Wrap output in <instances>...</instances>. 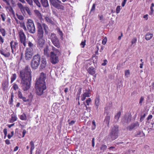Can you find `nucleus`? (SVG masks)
<instances>
[{"label": "nucleus", "instance_id": "obj_16", "mask_svg": "<svg viewBox=\"0 0 154 154\" xmlns=\"http://www.w3.org/2000/svg\"><path fill=\"white\" fill-rule=\"evenodd\" d=\"M104 114H106L107 115L106 116L105 118L104 119V122H105L106 124L108 125L109 124L110 120V116H108L109 114V113L107 112H106L105 110Z\"/></svg>", "mask_w": 154, "mask_h": 154}, {"label": "nucleus", "instance_id": "obj_55", "mask_svg": "<svg viewBox=\"0 0 154 154\" xmlns=\"http://www.w3.org/2000/svg\"><path fill=\"white\" fill-rule=\"evenodd\" d=\"M4 42V40L2 36L0 35V44L2 45Z\"/></svg>", "mask_w": 154, "mask_h": 154}, {"label": "nucleus", "instance_id": "obj_3", "mask_svg": "<svg viewBox=\"0 0 154 154\" xmlns=\"http://www.w3.org/2000/svg\"><path fill=\"white\" fill-rule=\"evenodd\" d=\"M46 75L43 72L40 73L39 77L36 79L35 84L36 93L38 96H41L46 89L45 81Z\"/></svg>", "mask_w": 154, "mask_h": 154}, {"label": "nucleus", "instance_id": "obj_24", "mask_svg": "<svg viewBox=\"0 0 154 154\" xmlns=\"http://www.w3.org/2000/svg\"><path fill=\"white\" fill-rule=\"evenodd\" d=\"M153 36V34L150 32H147L145 35V39L147 41L151 39Z\"/></svg>", "mask_w": 154, "mask_h": 154}, {"label": "nucleus", "instance_id": "obj_47", "mask_svg": "<svg viewBox=\"0 0 154 154\" xmlns=\"http://www.w3.org/2000/svg\"><path fill=\"white\" fill-rule=\"evenodd\" d=\"M1 16L2 19V20L3 21H5L6 19V16L3 13L2 14H1Z\"/></svg>", "mask_w": 154, "mask_h": 154}, {"label": "nucleus", "instance_id": "obj_19", "mask_svg": "<svg viewBox=\"0 0 154 154\" xmlns=\"http://www.w3.org/2000/svg\"><path fill=\"white\" fill-rule=\"evenodd\" d=\"M87 70L88 72L91 75L94 74L96 72L95 68L93 66L90 67L88 68L87 69Z\"/></svg>", "mask_w": 154, "mask_h": 154}, {"label": "nucleus", "instance_id": "obj_39", "mask_svg": "<svg viewBox=\"0 0 154 154\" xmlns=\"http://www.w3.org/2000/svg\"><path fill=\"white\" fill-rule=\"evenodd\" d=\"M154 7V4L152 3L151 4V6L150 7V11L149 12V14L151 15L153 14L154 10L153 9V7Z\"/></svg>", "mask_w": 154, "mask_h": 154}, {"label": "nucleus", "instance_id": "obj_27", "mask_svg": "<svg viewBox=\"0 0 154 154\" xmlns=\"http://www.w3.org/2000/svg\"><path fill=\"white\" fill-rule=\"evenodd\" d=\"M17 75L16 73L13 74L11 77V83H12L16 79Z\"/></svg>", "mask_w": 154, "mask_h": 154}, {"label": "nucleus", "instance_id": "obj_33", "mask_svg": "<svg viewBox=\"0 0 154 154\" xmlns=\"http://www.w3.org/2000/svg\"><path fill=\"white\" fill-rule=\"evenodd\" d=\"M20 119L22 120H26L27 118L26 114L23 113L22 115H20Z\"/></svg>", "mask_w": 154, "mask_h": 154}, {"label": "nucleus", "instance_id": "obj_42", "mask_svg": "<svg viewBox=\"0 0 154 154\" xmlns=\"http://www.w3.org/2000/svg\"><path fill=\"white\" fill-rule=\"evenodd\" d=\"M130 72L129 69L125 70V76L127 78H128L130 76Z\"/></svg>", "mask_w": 154, "mask_h": 154}, {"label": "nucleus", "instance_id": "obj_64", "mask_svg": "<svg viewBox=\"0 0 154 154\" xmlns=\"http://www.w3.org/2000/svg\"><path fill=\"white\" fill-rule=\"evenodd\" d=\"M5 143L7 145H9L11 143L9 140L8 139H6L5 140Z\"/></svg>", "mask_w": 154, "mask_h": 154}, {"label": "nucleus", "instance_id": "obj_9", "mask_svg": "<svg viewBox=\"0 0 154 154\" xmlns=\"http://www.w3.org/2000/svg\"><path fill=\"white\" fill-rule=\"evenodd\" d=\"M50 4L54 7L62 10H64V7L61 5V2L59 0H50Z\"/></svg>", "mask_w": 154, "mask_h": 154}, {"label": "nucleus", "instance_id": "obj_36", "mask_svg": "<svg viewBox=\"0 0 154 154\" xmlns=\"http://www.w3.org/2000/svg\"><path fill=\"white\" fill-rule=\"evenodd\" d=\"M28 46L29 48H30L32 50L34 48L35 46L34 44L30 41L28 42Z\"/></svg>", "mask_w": 154, "mask_h": 154}, {"label": "nucleus", "instance_id": "obj_23", "mask_svg": "<svg viewBox=\"0 0 154 154\" xmlns=\"http://www.w3.org/2000/svg\"><path fill=\"white\" fill-rule=\"evenodd\" d=\"M9 5V6L6 7L7 10L9 11L13 15V17H14L15 12L13 8L10 5Z\"/></svg>", "mask_w": 154, "mask_h": 154}, {"label": "nucleus", "instance_id": "obj_50", "mask_svg": "<svg viewBox=\"0 0 154 154\" xmlns=\"http://www.w3.org/2000/svg\"><path fill=\"white\" fill-rule=\"evenodd\" d=\"M14 134V132L13 131H12L11 132V135L9 134H8L7 136L9 139H10L13 135Z\"/></svg>", "mask_w": 154, "mask_h": 154}, {"label": "nucleus", "instance_id": "obj_43", "mask_svg": "<svg viewBox=\"0 0 154 154\" xmlns=\"http://www.w3.org/2000/svg\"><path fill=\"white\" fill-rule=\"evenodd\" d=\"M20 26L25 31H26L27 29L24 22L20 23Z\"/></svg>", "mask_w": 154, "mask_h": 154}, {"label": "nucleus", "instance_id": "obj_48", "mask_svg": "<svg viewBox=\"0 0 154 154\" xmlns=\"http://www.w3.org/2000/svg\"><path fill=\"white\" fill-rule=\"evenodd\" d=\"M95 6H96V5L95 4H94L93 5L92 7V8H91V9L90 11L91 12H94V11L95 10Z\"/></svg>", "mask_w": 154, "mask_h": 154}, {"label": "nucleus", "instance_id": "obj_25", "mask_svg": "<svg viewBox=\"0 0 154 154\" xmlns=\"http://www.w3.org/2000/svg\"><path fill=\"white\" fill-rule=\"evenodd\" d=\"M100 101V97L99 96H98V97H96L95 100V106L97 109H98V108L99 105Z\"/></svg>", "mask_w": 154, "mask_h": 154}, {"label": "nucleus", "instance_id": "obj_31", "mask_svg": "<svg viewBox=\"0 0 154 154\" xmlns=\"http://www.w3.org/2000/svg\"><path fill=\"white\" fill-rule=\"evenodd\" d=\"M52 50L53 51H51V52H53L54 54H61V52L59 49L56 48L53 46L52 47Z\"/></svg>", "mask_w": 154, "mask_h": 154}, {"label": "nucleus", "instance_id": "obj_13", "mask_svg": "<svg viewBox=\"0 0 154 154\" xmlns=\"http://www.w3.org/2000/svg\"><path fill=\"white\" fill-rule=\"evenodd\" d=\"M47 63L46 59L45 58H42L41 63L39 67L40 70H42L45 69Z\"/></svg>", "mask_w": 154, "mask_h": 154}, {"label": "nucleus", "instance_id": "obj_18", "mask_svg": "<svg viewBox=\"0 0 154 154\" xmlns=\"http://www.w3.org/2000/svg\"><path fill=\"white\" fill-rule=\"evenodd\" d=\"M44 55L46 56L47 57H50V54L49 53V50L48 46L46 45V47L44 49Z\"/></svg>", "mask_w": 154, "mask_h": 154}, {"label": "nucleus", "instance_id": "obj_1", "mask_svg": "<svg viewBox=\"0 0 154 154\" xmlns=\"http://www.w3.org/2000/svg\"><path fill=\"white\" fill-rule=\"evenodd\" d=\"M20 85L24 91L28 90L30 88L32 80V71L28 65L26 66L24 69L20 71Z\"/></svg>", "mask_w": 154, "mask_h": 154}, {"label": "nucleus", "instance_id": "obj_15", "mask_svg": "<svg viewBox=\"0 0 154 154\" xmlns=\"http://www.w3.org/2000/svg\"><path fill=\"white\" fill-rule=\"evenodd\" d=\"M139 125V124L138 122H136L135 123L132 124L130 125L127 127V128L131 131L133 129L138 127Z\"/></svg>", "mask_w": 154, "mask_h": 154}, {"label": "nucleus", "instance_id": "obj_60", "mask_svg": "<svg viewBox=\"0 0 154 154\" xmlns=\"http://www.w3.org/2000/svg\"><path fill=\"white\" fill-rule=\"evenodd\" d=\"M107 62V60L106 59L104 60H103V63H102V65L103 66L106 65Z\"/></svg>", "mask_w": 154, "mask_h": 154}, {"label": "nucleus", "instance_id": "obj_34", "mask_svg": "<svg viewBox=\"0 0 154 154\" xmlns=\"http://www.w3.org/2000/svg\"><path fill=\"white\" fill-rule=\"evenodd\" d=\"M45 21L48 23H50L51 24H52L53 22L52 21L51 19L48 17H45Z\"/></svg>", "mask_w": 154, "mask_h": 154}, {"label": "nucleus", "instance_id": "obj_56", "mask_svg": "<svg viewBox=\"0 0 154 154\" xmlns=\"http://www.w3.org/2000/svg\"><path fill=\"white\" fill-rule=\"evenodd\" d=\"M124 118L125 119V122L127 123H128V122H129L130 121H131V119H129V117H128L127 118V117L125 116Z\"/></svg>", "mask_w": 154, "mask_h": 154}, {"label": "nucleus", "instance_id": "obj_30", "mask_svg": "<svg viewBox=\"0 0 154 154\" xmlns=\"http://www.w3.org/2000/svg\"><path fill=\"white\" fill-rule=\"evenodd\" d=\"M2 87L4 91H5L6 90V88L8 87L6 81L2 83Z\"/></svg>", "mask_w": 154, "mask_h": 154}, {"label": "nucleus", "instance_id": "obj_6", "mask_svg": "<svg viewBox=\"0 0 154 154\" xmlns=\"http://www.w3.org/2000/svg\"><path fill=\"white\" fill-rule=\"evenodd\" d=\"M119 127L117 125H114L112 128L110 132L109 135L112 140L117 139L118 137Z\"/></svg>", "mask_w": 154, "mask_h": 154}, {"label": "nucleus", "instance_id": "obj_8", "mask_svg": "<svg viewBox=\"0 0 154 154\" xmlns=\"http://www.w3.org/2000/svg\"><path fill=\"white\" fill-rule=\"evenodd\" d=\"M61 54H54L53 52H50V60L53 64H56L59 62V57Z\"/></svg>", "mask_w": 154, "mask_h": 154}, {"label": "nucleus", "instance_id": "obj_52", "mask_svg": "<svg viewBox=\"0 0 154 154\" xmlns=\"http://www.w3.org/2000/svg\"><path fill=\"white\" fill-rule=\"evenodd\" d=\"M28 4L30 5H33V2L32 0H26Z\"/></svg>", "mask_w": 154, "mask_h": 154}, {"label": "nucleus", "instance_id": "obj_59", "mask_svg": "<svg viewBox=\"0 0 154 154\" xmlns=\"http://www.w3.org/2000/svg\"><path fill=\"white\" fill-rule=\"evenodd\" d=\"M90 93L88 92H85L84 93V94L86 97H90Z\"/></svg>", "mask_w": 154, "mask_h": 154}, {"label": "nucleus", "instance_id": "obj_61", "mask_svg": "<svg viewBox=\"0 0 154 154\" xmlns=\"http://www.w3.org/2000/svg\"><path fill=\"white\" fill-rule=\"evenodd\" d=\"M146 116V114L144 113L143 115L142 116H141L140 119V122H142V120Z\"/></svg>", "mask_w": 154, "mask_h": 154}, {"label": "nucleus", "instance_id": "obj_51", "mask_svg": "<svg viewBox=\"0 0 154 154\" xmlns=\"http://www.w3.org/2000/svg\"><path fill=\"white\" fill-rule=\"evenodd\" d=\"M25 10L28 14L29 15L31 14V11L29 8L27 7H25Z\"/></svg>", "mask_w": 154, "mask_h": 154}, {"label": "nucleus", "instance_id": "obj_45", "mask_svg": "<svg viewBox=\"0 0 154 154\" xmlns=\"http://www.w3.org/2000/svg\"><path fill=\"white\" fill-rule=\"evenodd\" d=\"M144 97L141 96L139 102V104L140 105V106H141L142 103L144 101Z\"/></svg>", "mask_w": 154, "mask_h": 154}, {"label": "nucleus", "instance_id": "obj_14", "mask_svg": "<svg viewBox=\"0 0 154 154\" xmlns=\"http://www.w3.org/2000/svg\"><path fill=\"white\" fill-rule=\"evenodd\" d=\"M33 53L31 51H29L28 49H27L25 51V57L26 60H29L32 56Z\"/></svg>", "mask_w": 154, "mask_h": 154}, {"label": "nucleus", "instance_id": "obj_4", "mask_svg": "<svg viewBox=\"0 0 154 154\" xmlns=\"http://www.w3.org/2000/svg\"><path fill=\"white\" fill-rule=\"evenodd\" d=\"M41 56L38 54L35 55L31 61V66L32 69H36L38 67L41 60Z\"/></svg>", "mask_w": 154, "mask_h": 154}, {"label": "nucleus", "instance_id": "obj_29", "mask_svg": "<svg viewBox=\"0 0 154 154\" xmlns=\"http://www.w3.org/2000/svg\"><path fill=\"white\" fill-rule=\"evenodd\" d=\"M17 6L19 9L22 11H24L25 10V7H24L23 5L20 2H18L17 4Z\"/></svg>", "mask_w": 154, "mask_h": 154}, {"label": "nucleus", "instance_id": "obj_62", "mask_svg": "<svg viewBox=\"0 0 154 154\" xmlns=\"http://www.w3.org/2000/svg\"><path fill=\"white\" fill-rule=\"evenodd\" d=\"M127 0H123V2L122 3V7H124L127 2Z\"/></svg>", "mask_w": 154, "mask_h": 154}, {"label": "nucleus", "instance_id": "obj_54", "mask_svg": "<svg viewBox=\"0 0 154 154\" xmlns=\"http://www.w3.org/2000/svg\"><path fill=\"white\" fill-rule=\"evenodd\" d=\"M137 41V39L136 38H134L132 40L131 43L132 44L135 43Z\"/></svg>", "mask_w": 154, "mask_h": 154}, {"label": "nucleus", "instance_id": "obj_21", "mask_svg": "<svg viewBox=\"0 0 154 154\" xmlns=\"http://www.w3.org/2000/svg\"><path fill=\"white\" fill-rule=\"evenodd\" d=\"M42 6L45 8H47L49 6L48 0H40Z\"/></svg>", "mask_w": 154, "mask_h": 154}, {"label": "nucleus", "instance_id": "obj_10", "mask_svg": "<svg viewBox=\"0 0 154 154\" xmlns=\"http://www.w3.org/2000/svg\"><path fill=\"white\" fill-rule=\"evenodd\" d=\"M18 34L20 42L25 47L26 46V37L23 30H19Z\"/></svg>", "mask_w": 154, "mask_h": 154}, {"label": "nucleus", "instance_id": "obj_7", "mask_svg": "<svg viewBox=\"0 0 154 154\" xmlns=\"http://www.w3.org/2000/svg\"><path fill=\"white\" fill-rule=\"evenodd\" d=\"M50 38L51 39L53 44L57 48H59L61 47V45L57 37L54 33H52L50 35Z\"/></svg>", "mask_w": 154, "mask_h": 154}, {"label": "nucleus", "instance_id": "obj_35", "mask_svg": "<svg viewBox=\"0 0 154 154\" xmlns=\"http://www.w3.org/2000/svg\"><path fill=\"white\" fill-rule=\"evenodd\" d=\"M0 32L2 33L3 36H5L6 35V31L5 30L0 26Z\"/></svg>", "mask_w": 154, "mask_h": 154}, {"label": "nucleus", "instance_id": "obj_37", "mask_svg": "<svg viewBox=\"0 0 154 154\" xmlns=\"http://www.w3.org/2000/svg\"><path fill=\"white\" fill-rule=\"evenodd\" d=\"M14 97V94L13 93H11V99L9 100L8 102V103L10 105H11L12 104L13 102V98Z\"/></svg>", "mask_w": 154, "mask_h": 154}, {"label": "nucleus", "instance_id": "obj_63", "mask_svg": "<svg viewBox=\"0 0 154 154\" xmlns=\"http://www.w3.org/2000/svg\"><path fill=\"white\" fill-rule=\"evenodd\" d=\"M86 97L84 94L82 95L81 100L82 101L84 100L85 99Z\"/></svg>", "mask_w": 154, "mask_h": 154}, {"label": "nucleus", "instance_id": "obj_40", "mask_svg": "<svg viewBox=\"0 0 154 154\" xmlns=\"http://www.w3.org/2000/svg\"><path fill=\"white\" fill-rule=\"evenodd\" d=\"M107 148V146L106 145H102L100 147V149L101 150H102L103 152H104L106 150Z\"/></svg>", "mask_w": 154, "mask_h": 154}, {"label": "nucleus", "instance_id": "obj_12", "mask_svg": "<svg viewBox=\"0 0 154 154\" xmlns=\"http://www.w3.org/2000/svg\"><path fill=\"white\" fill-rule=\"evenodd\" d=\"M0 53L6 57H9L10 55V50L8 48H6L5 49L0 48Z\"/></svg>", "mask_w": 154, "mask_h": 154}, {"label": "nucleus", "instance_id": "obj_22", "mask_svg": "<svg viewBox=\"0 0 154 154\" xmlns=\"http://www.w3.org/2000/svg\"><path fill=\"white\" fill-rule=\"evenodd\" d=\"M17 119V118L15 114H13L11 115V117L10 119L9 122L10 123H12L16 121Z\"/></svg>", "mask_w": 154, "mask_h": 154}, {"label": "nucleus", "instance_id": "obj_58", "mask_svg": "<svg viewBox=\"0 0 154 154\" xmlns=\"http://www.w3.org/2000/svg\"><path fill=\"white\" fill-rule=\"evenodd\" d=\"M85 42H86V41H85V40L84 41H82L81 42V45L82 46V48H83L85 47V45H86Z\"/></svg>", "mask_w": 154, "mask_h": 154}, {"label": "nucleus", "instance_id": "obj_57", "mask_svg": "<svg viewBox=\"0 0 154 154\" xmlns=\"http://www.w3.org/2000/svg\"><path fill=\"white\" fill-rule=\"evenodd\" d=\"M58 33L59 35H60L61 38H63V34L62 32L61 31L60 29H59L58 31Z\"/></svg>", "mask_w": 154, "mask_h": 154}, {"label": "nucleus", "instance_id": "obj_44", "mask_svg": "<svg viewBox=\"0 0 154 154\" xmlns=\"http://www.w3.org/2000/svg\"><path fill=\"white\" fill-rule=\"evenodd\" d=\"M16 15L17 18L20 20H23L24 19V17L22 15H19L18 14L16 13Z\"/></svg>", "mask_w": 154, "mask_h": 154}, {"label": "nucleus", "instance_id": "obj_11", "mask_svg": "<svg viewBox=\"0 0 154 154\" xmlns=\"http://www.w3.org/2000/svg\"><path fill=\"white\" fill-rule=\"evenodd\" d=\"M12 52L15 54L16 50L18 49L19 44L17 41H12L10 43Z\"/></svg>", "mask_w": 154, "mask_h": 154}, {"label": "nucleus", "instance_id": "obj_49", "mask_svg": "<svg viewBox=\"0 0 154 154\" xmlns=\"http://www.w3.org/2000/svg\"><path fill=\"white\" fill-rule=\"evenodd\" d=\"M120 6H118L116 8V11L117 14H118L120 12L121 10Z\"/></svg>", "mask_w": 154, "mask_h": 154}, {"label": "nucleus", "instance_id": "obj_32", "mask_svg": "<svg viewBox=\"0 0 154 154\" xmlns=\"http://www.w3.org/2000/svg\"><path fill=\"white\" fill-rule=\"evenodd\" d=\"M121 115V112L120 111L118 112L117 114L115 116V119L116 122H118Z\"/></svg>", "mask_w": 154, "mask_h": 154}, {"label": "nucleus", "instance_id": "obj_20", "mask_svg": "<svg viewBox=\"0 0 154 154\" xmlns=\"http://www.w3.org/2000/svg\"><path fill=\"white\" fill-rule=\"evenodd\" d=\"M18 97L19 99H21L24 102H26V98L25 97L23 96L21 92L19 91L18 92Z\"/></svg>", "mask_w": 154, "mask_h": 154}, {"label": "nucleus", "instance_id": "obj_38", "mask_svg": "<svg viewBox=\"0 0 154 154\" xmlns=\"http://www.w3.org/2000/svg\"><path fill=\"white\" fill-rule=\"evenodd\" d=\"M30 145L31 146L30 150L33 151L35 148L34 142L33 141H31L30 142Z\"/></svg>", "mask_w": 154, "mask_h": 154}, {"label": "nucleus", "instance_id": "obj_41", "mask_svg": "<svg viewBox=\"0 0 154 154\" xmlns=\"http://www.w3.org/2000/svg\"><path fill=\"white\" fill-rule=\"evenodd\" d=\"M12 88L15 91H16L19 88L18 85L15 83H14L13 84V86Z\"/></svg>", "mask_w": 154, "mask_h": 154}, {"label": "nucleus", "instance_id": "obj_2", "mask_svg": "<svg viewBox=\"0 0 154 154\" xmlns=\"http://www.w3.org/2000/svg\"><path fill=\"white\" fill-rule=\"evenodd\" d=\"M35 23L37 28V46L40 48H42L45 42L44 38V30L45 34H48V27L45 23H42V25L38 21H35Z\"/></svg>", "mask_w": 154, "mask_h": 154}, {"label": "nucleus", "instance_id": "obj_26", "mask_svg": "<svg viewBox=\"0 0 154 154\" xmlns=\"http://www.w3.org/2000/svg\"><path fill=\"white\" fill-rule=\"evenodd\" d=\"M33 98V95H32V93H30L28 96V98H26V102H28L29 103L32 102Z\"/></svg>", "mask_w": 154, "mask_h": 154}, {"label": "nucleus", "instance_id": "obj_17", "mask_svg": "<svg viewBox=\"0 0 154 154\" xmlns=\"http://www.w3.org/2000/svg\"><path fill=\"white\" fill-rule=\"evenodd\" d=\"M34 12L35 16L41 20H43L42 16L40 11L37 10H35Z\"/></svg>", "mask_w": 154, "mask_h": 154}, {"label": "nucleus", "instance_id": "obj_5", "mask_svg": "<svg viewBox=\"0 0 154 154\" xmlns=\"http://www.w3.org/2000/svg\"><path fill=\"white\" fill-rule=\"evenodd\" d=\"M26 26L28 32L30 33L34 34L35 32V28L33 21L28 19L26 22Z\"/></svg>", "mask_w": 154, "mask_h": 154}, {"label": "nucleus", "instance_id": "obj_46", "mask_svg": "<svg viewBox=\"0 0 154 154\" xmlns=\"http://www.w3.org/2000/svg\"><path fill=\"white\" fill-rule=\"evenodd\" d=\"M91 99L90 98L87 99L86 100V103H87V105L89 106L90 104V102H91Z\"/></svg>", "mask_w": 154, "mask_h": 154}, {"label": "nucleus", "instance_id": "obj_53", "mask_svg": "<svg viewBox=\"0 0 154 154\" xmlns=\"http://www.w3.org/2000/svg\"><path fill=\"white\" fill-rule=\"evenodd\" d=\"M35 3L36 4V5L39 8L41 7V4L39 2L38 0L36 1L35 2Z\"/></svg>", "mask_w": 154, "mask_h": 154}, {"label": "nucleus", "instance_id": "obj_28", "mask_svg": "<svg viewBox=\"0 0 154 154\" xmlns=\"http://www.w3.org/2000/svg\"><path fill=\"white\" fill-rule=\"evenodd\" d=\"M92 63L93 61L91 60H86L85 62V68L87 69V68H88L89 66L91 65L92 64Z\"/></svg>", "mask_w": 154, "mask_h": 154}]
</instances>
